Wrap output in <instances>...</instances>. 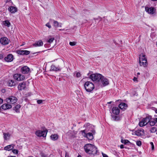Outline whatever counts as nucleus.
I'll return each instance as SVG.
<instances>
[{
    "label": "nucleus",
    "instance_id": "obj_1",
    "mask_svg": "<svg viewBox=\"0 0 157 157\" xmlns=\"http://www.w3.org/2000/svg\"><path fill=\"white\" fill-rule=\"evenodd\" d=\"M84 149L86 153L93 155L97 154L98 151L97 148L91 144H86L84 146Z\"/></svg>",
    "mask_w": 157,
    "mask_h": 157
},
{
    "label": "nucleus",
    "instance_id": "obj_2",
    "mask_svg": "<svg viewBox=\"0 0 157 157\" xmlns=\"http://www.w3.org/2000/svg\"><path fill=\"white\" fill-rule=\"evenodd\" d=\"M84 87L86 91L87 92H91L94 88V84L89 81H87L85 82L84 84Z\"/></svg>",
    "mask_w": 157,
    "mask_h": 157
},
{
    "label": "nucleus",
    "instance_id": "obj_3",
    "mask_svg": "<svg viewBox=\"0 0 157 157\" xmlns=\"http://www.w3.org/2000/svg\"><path fill=\"white\" fill-rule=\"evenodd\" d=\"M139 63L140 66H146L147 65V61L145 56L144 54H141L139 56Z\"/></svg>",
    "mask_w": 157,
    "mask_h": 157
},
{
    "label": "nucleus",
    "instance_id": "obj_4",
    "mask_svg": "<svg viewBox=\"0 0 157 157\" xmlns=\"http://www.w3.org/2000/svg\"><path fill=\"white\" fill-rule=\"evenodd\" d=\"M102 77V75L99 74L95 73L91 74L90 75V78L93 81L100 82V80Z\"/></svg>",
    "mask_w": 157,
    "mask_h": 157
},
{
    "label": "nucleus",
    "instance_id": "obj_5",
    "mask_svg": "<svg viewBox=\"0 0 157 157\" xmlns=\"http://www.w3.org/2000/svg\"><path fill=\"white\" fill-rule=\"evenodd\" d=\"M84 127L86 128V130L87 131L91 132L93 134L95 133V131L94 129V126L90 124V123H87L84 125Z\"/></svg>",
    "mask_w": 157,
    "mask_h": 157
},
{
    "label": "nucleus",
    "instance_id": "obj_6",
    "mask_svg": "<svg viewBox=\"0 0 157 157\" xmlns=\"http://www.w3.org/2000/svg\"><path fill=\"white\" fill-rule=\"evenodd\" d=\"M17 100V98L14 96H11L6 98V101L7 103L11 104L16 103Z\"/></svg>",
    "mask_w": 157,
    "mask_h": 157
},
{
    "label": "nucleus",
    "instance_id": "obj_7",
    "mask_svg": "<svg viewBox=\"0 0 157 157\" xmlns=\"http://www.w3.org/2000/svg\"><path fill=\"white\" fill-rule=\"evenodd\" d=\"M99 82L102 83L104 86L107 85L109 84V81L108 79L103 76H102V77L101 78V79L100 80V82Z\"/></svg>",
    "mask_w": 157,
    "mask_h": 157
},
{
    "label": "nucleus",
    "instance_id": "obj_8",
    "mask_svg": "<svg viewBox=\"0 0 157 157\" xmlns=\"http://www.w3.org/2000/svg\"><path fill=\"white\" fill-rule=\"evenodd\" d=\"M47 132V131H40L38 130L36 131V135L39 137L43 136L44 137H45Z\"/></svg>",
    "mask_w": 157,
    "mask_h": 157
},
{
    "label": "nucleus",
    "instance_id": "obj_9",
    "mask_svg": "<svg viewBox=\"0 0 157 157\" xmlns=\"http://www.w3.org/2000/svg\"><path fill=\"white\" fill-rule=\"evenodd\" d=\"M10 40L6 37H2L0 39V42L2 45H6L9 43Z\"/></svg>",
    "mask_w": 157,
    "mask_h": 157
},
{
    "label": "nucleus",
    "instance_id": "obj_10",
    "mask_svg": "<svg viewBox=\"0 0 157 157\" xmlns=\"http://www.w3.org/2000/svg\"><path fill=\"white\" fill-rule=\"evenodd\" d=\"M13 59V56L12 54H9L5 57L4 59L6 62H12Z\"/></svg>",
    "mask_w": 157,
    "mask_h": 157
},
{
    "label": "nucleus",
    "instance_id": "obj_11",
    "mask_svg": "<svg viewBox=\"0 0 157 157\" xmlns=\"http://www.w3.org/2000/svg\"><path fill=\"white\" fill-rule=\"evenodd\" d=\"M145 11L148 12L149 13L151 14H153L155 11V10L154 7H146L145 8Z\"/></svg>",
    "mask_w": 157,
    "mask_h": 157
},
{
    "label": "nucleus",
    "instance_id": "obj_12",
    "mask_svg": "<svg viewBox=\"0 0 157 157\" xmlns=\"http://www.w3.org/2000/svg\"><path fill=\"white\" fill-rule=\"evenodd\" d=\"M30 68L27 66H24L21 69V72L23 74H28L30 71Z\"/></svg>",
    "mask_w": 157,
    "mask_h": 157
},
{
    "label": "nucleus",
    "instance_id": "obj_13",
    "mask_svg": "<svg viewBox=\"0 0 157 157\" xmlns=\"http://www.w3.org/2000/svg\"><path fill=\"white\" fill-rule=\"evenodd\" d=\"M26 88V82H24L20 83L18 86V90H25Z\"/></svg>",
    "mask_w": 157,
    "mask_h": 157
},
{
    "label": "nucleus",
    "instance_id": "obj_14",
    "mask_svg": "<svg viewBox=\"0 0 157 157\" xmlns=\"http://www.w3.org/2000/svg\"><path fill=\"white\" fill-rule=\"evenodd\" d=\"M17 52L19 55H28L30 53V51L27 50H17Z\"/></svg>",
    "mask_w": 157,
    "mask_h": 157
},
{
    "label": "nucleus",
    "instance_id": "obj_15",
    "mask_svg": "<svg viewBox=\"0 0 157 157\" xmlns=\"http://www.w3.org/2000/svg\"><path fill=\"white\" fill-rule=\"evenodd\" d=\"M2 108L4 110L9 109L12 108V105L7 103L3 104L2 106Z\"/></svg>",
    "mask_w": 157,
    "mask_h": 157
},
{
    "label": "nucleus",
    "instance_id": "obj_16",
    "mask_svg": "<svg viewBox=\"0 0 157 157\" xmlns=\"http://www.w3.org/2000/svg\"><path fill=\"white\" fill-rule=\"evenodd\" d=\"M60 70V68L59 67H56L54 65L52 64L51 67L50 71H57Z\"/></svg>",
    "mask_w": 157,
    "mask_h": 157
},
{
    "label": "nucleus",
    "instance_id": "obj_17",
    "mask_svg": "<svg viewBox=\"0 0 157 157\" xmlns=\"http://www.w3.org/2000/svg\"><path fill=\"white\" fill-rule=\"evenodd\" d=\"M119 107L121 109L124 110L127 108L128 105L125 103H121L119 105Z\"/></svg>",
    "mask_w": 157,
    "mask_h": 157
},
{
    "label": "nucleus",
    "instance_id": "obj_18",
    "mask_svg": "<svg viewBox=\"0 0 157 157\" xmlns=\"http://www.w3.org/2000/svg\"><path fill=\"white\" fill-rule=\"evenodd\" d=\"M43 44V41L41 40H39L38 41H36L34 44H33L35 47L41 46Z\"/></svg>",
    "mask_w": 157,
    "mask_h": 157
},
{
    "label": "nucleus",
    "instance_id": "obj_19",
    "mask_svg": "<svg viewBox=\"0 0 157 157\" xmlns=\"http://www.w3.org/2000/svg\"><path fill=\"white\" fill-rule=\"evenodd\" d=\"M112 112L116 115H118L120 113V110L117 107H113L112 109Z\"/></svg>",
    "mask_w": 157,
    "mask_h": 157
},
{
    "label": "nucleus",
    "instance_id": "obj_20",
    "mask_svg": "<svg viewBox=\"0 0 157 157\" xmlns=\"http://www.w3.org/2000/svg\"><path fill=\"white\" fill-rule=\"evenodd\" d=\"M94 134L92 132H89L86 133V138L90 140H92L94 138L93 135Z\"/></svg>",
    "mask_w": 157,
    "mask_h": 157
},
{
    "label": "nucleus",
    "instance_id": "obj_21",
    "mask_svg": "<svg viewBox=\"0 0 157 157\" xmlns=\"http://www.w3.org/2000/svg\"><path fill=\"white\" fill-rule=\"evenodd\" d=\"M8 10L11 13H14L17 11V8L13 6H10L9 7Z\"/></svg>",
    "mask_w": 157,
    "mask_h": 157
},
{
    "label": "nucleus",
    "instance_id": "obj_22",
    "mask_svg": "<svg viewBox=\"0 0 157 157\" xmlns=\"http://www.w3.org/2000/svg\"><path fill=\"white\" fill-rule=\"evenodd\" d=\"M151 117L150 116H149L146 117L145 118L143 119V120L144 121V122L145 124L146 125L150 121V120H151Z\"/></svg>",
    "mask_w": 157,
    "mask_h": 157
},
{
    "label": "nucleus",
    "instance_id": "obj_23",
    "mask_svg": "<svg viewBox=\"0 0 157 157\" xmlns=\"http://www.w3.org/2000/svg\"><path fill=\"white\" fill-rule=\"evenodd\" d=\"M14 145L13 144H12L10 145H8L4 147L5 150L10 151L13 149L14 148Z\"/></svg>",
    "mask_w": 157,
    "mask_h": 157
},
{
    "label": "nucleus",
    "instance_id": "obj_24",
    "mask_svg": "<svg viewBox=\"0 0 157 157\" xmlns=\"http://www.w3.org/2000/svg\"><path fill=\"white\" fill-rule=\"evenodd\" d=\"M4 138L5 140H9L10 138V135L9 133H4Z\"/></svg>",
    "mask_w": 157,
    "mask_h": 157
},
{
    "label": "nucleus",
    "instance_id": "obj_25",
    "mask_svg": "<svg viewBox=\"0 0 157 157\" xmlns=\"http://www.w3.org/2000/svg\"><path fill=\"white\" fill-rule=\"evenodd\" d=\"M7 84L8 86H12L15 85V83L14 82L13 80H10L8 81Z\"/></svg>",
    "mask_w": 157,
    "mask_h": 157
},
{
    "label": "nucleus",
    "instance_id": "obj_26",
    "mask_svg": "<svg viewBox=\"0 0 157 157\" xmlns=\"http://www.w3.org/2000/svg\"><path fill=\"white\" fill-rule=\"evenodd\" d=\"M21 107V105H17L15 106L13 108V110H14L17 113H19L20 111L19 109Z\"/></svg>",
    "mask_w": 157,
    "mask_h": 157
},
{
    "label": "nucleus",
    "instance_id": "obj_27",
    "mask_svg": "<svg viewBox=\"0 0 157 157\" xmlns=\"http://www.w3.org/2000/svg\"><path fill=\"white\" fill-rule=\"evenodd\" d=\"M112 120L115 121H119L121 120L119 117L116 115H112Z\"/></svg>",
    "mask_w": 157,
    "mask_h": 157
},
{
    "label": "nucleus",
    "instance_id": "obj_28",
    "mask_svg": "<svg viewBox=\"0 0 157 157\" xmlns=\"http://www.w3.org/2000/svg\"><path fill=\"white\" fill-rule=\"evenodd\" d=\"M142 131L140 130H136L134 132L135 135L137 136H140L142 135Z\"/></svg>",
    "mask_w": 157,
    "mask_h": 157
},
{
    "label": "nucleus",
    "instance_id": "obj_29",
    "mask_svg": "<svg viewBox=\"0 0 157 157\" xmlns=\"http://www.w3.org/2000/svg\"><path fill=\"white\" fill-rule=\"evenodd\" d=\"M53 23L54 26L56 27H61V24H59V22L56 21H54Z\"/></svg>",
    "mask_w": 157,
    "mask_h": 157
},
{
    "label": "nucleus",
    "instance_id": "obj_30",
    "mask_svg": "<svg viewBox=\"0 0 157 157\" xmlns=\"http://www.w3.org/2000/svg\"><path fill=\"white\" fill-rule=\"evenodd\" d=\"M58 136L57 135H52L51 136V138L52 140H55L58 139Z\"/></svg>",
    "mask_w": 157,
    "mask_h": 157
},
{
    "label": "nucleus",
    "instance_id": "obj_31",
    "mask_svg": "<svg viewBox=\"0 0 157 157\" xmlns=\"http://www.w3.org/2000/svg\"><path fill=\"white\" fill-rule=\"evenodd\" d=\"M4 25H5L6 26H7L8 27H10V22L9 21H8L7 20L4 21Z\"/></svg>",
    "mask_w": 157,
    "mask_h": 157
},
{
    "label": "nucleus",
    "instance_id": "obj_32",
    "mask_svg": "<svg viewBox=\"0 0 157 157\" xmlns=\"http://www.w3.org/2000/svg\"><path fill=\"white\" fill-rule=\"evenodd\" d=\"M25 78V77L24 75L19 74V81L24 80Z\"/></svg>",
    "mask_w": 157,
    "mask_h": 157
},
{
    "label": "nucleus",
    "instance_id": "obj_33",
    "mask_svg": "<svg viewBox=\"0 0 157 157\" xmlns=\"http://www.w3.org/2000/svg\"><path fill=\"white\" fill-rule=\"evenodd\" d=\"M19 77V74H15L13 75L14 78L16 80L18 81Z\"/></svg>",
    "mask_w": 157,
    "mask_h": 157
},
{
    "label": "nucleus",
    "instance_id": "obj_34",
    "mask_svg": "<svg viewBox=\"0 0 157 157\" xmlns=\"http://www.w3.org/2000/svg\"><path fill=\"white\" fill-rule=\"evenodd\" d=\"M139 125L140 126V127H143L146 125L145 124L144 122V121L143 120L140 122L139 123Z\"/></svg>",
    "mask_w": 157,
    "mask_h": 157
},
{
    "label": "nucleus",
    "instance_id": "obj_35",
    "mask_svg": "<svg viewBox=\"0 0 157 157\" xmlns=\"http://www.w3.org/2000/svg\"><path fill=\"white\" fill-rule=\"evenodd\" d=\"M121 141L122 143L124 144H128L130 143L129 141L128 140H123L122 139H121Z\"/></svg>",
    "mask_w": 157,
    "mask_h": 157
},
{
    "label": "nucleus",
    "instance_id": "obj_36",
    "mask_svg": "<svg viewBox=\"0 0 157 157\" xmlns=\"http://www.w3.org/2000/svg\"><path fill=\"white\" fill-rule=\"evenodd\" d=\"M149 123L150 125L151 126L154 125L155 124V121H154L153 120L151 121V120H150V121Z\"/></svg>",
    "mask_w": 157,
    "mask_h": 157
},
{
    "label": "nucleus",
    "instance_id": "obj_37",
    "mask_svg": "<svg viewBox=\"0 0 157 157\" xmlns=\"http://www.w3.org/2000/svg\"><path fill=\"white\" fill-rule=\"evenodd\" d=\"M54 38H50L48 41L47 42H48V43H52L54 40Z\"/></svg>",
    "mask_w": 157,
    "mask_h": 157
},
{
    "label": "nucleus",
    "instance_id": "obj_38",
    "mask_svg": "<svg viewBox=\"0 0 157 157\" xmlns=\"http://www.w3.org/2000/svg\"><path fill=\"white\" fill-rule=\"evenodd\" d=\"M136 145L138 146H140L141 145V142L140 141H137L136 142Z\"/></svg>",
    "mask_w": 157,
    "mask_h": 157
},
{
    "label": "nucleus",
    "instance_id": "obj_39",
    "mask_svg": "<svg viewBox=\"0 0 157 157\" xmlns=\"http://www.w3.org/2000/svg\"><path fill=\"white\" fill-rule=\"evenodd\" d=\"M76 44V43L75 42H70L69 43V44L71 46H74Z\"/></svg>",
    "mask_w": 157,
    "mask_h": 157
},
{
    "label": "nucleus",
    "instance_id": "obj_40",
    "mask_svg": "<svg viewBox=\"0 0 157 157\" xmlns=\"http://www.w3.org/2000/svg\"><path fill=\"white\" fill-rule=\"evenodd\" d=\"M12 152L15 154H17L18 153V151L17 149H13L12 150Z\"/></svg>",
    "mask_w": 157,
    "mask_h": 157
},
{
    "label": "nucleus",
    "instance_id": "obj_41",
    "mask_svg": "<svg viewBox=\"0 0 157 157\" xmlns=\"http://www.w3.org/2000/svg\"><path fill=\"white\" fill-rule=\"evenodd\" d=\"M150 144L151 145L152 150H154V146L153 143L152 142H151Z\"/></svg>",
    "mask_w": 157,
    "mask_h": 157
},
{
    "label": "nucleus",
    "instance_id": "obj_42",
    "mask_svg": "<svg viewBox=\"0 0 157 157\" xmlns=\"http://www.w3.org/2000/svg\"><path fill=\"white\" fill-rule=\"evenodd\" d=\"M156 128L155 127H153L151 128V132H155L156 131Z\"/></svg>",
    "mask_w": 157,
    "mask_h": 157
},
{
    "label": "nucleus",
    "instance_id": "obj_43",
    "mask_svg": "<svg viewBox=\"0 0 157 157\" xmlns=\"http://www.w3.org/2000/svg\"><path fill=\"white\" fill-rule=\"evenodd\" d=\"M46 26L48 27L49 29L51 28V26L49 23H47L46 24Z\"/></svg>",
    "mask_w": 157,
    "mask_h": 157
},
{
    "label": "nucleus",
    "instance_id": "obj_44",
    "mask_svg": "<svg viewBox=\"0 0 157 157\" xmlns=\"http://www.w3.org/2000/svg\"><path fill=\"white\" fill-rule=\"evenodd\" d=\"M43 102L42 100H38L37 101V102L38 104H40L41 103Z\"/></svg>",
    "mask_w": 157,
    "mask_h": 157
},
{
    "label": "nucleus",
    "instance_id": "obj_45",
    "mask_svg": "<svg viewBox=\"0 0 157 157\" xmlns=\"http://www.w3.org/2000/svg\"><path fill=\"white\" fill-rule=\"evenodd\" d=\"M81 74L79 72H77L76 74V76L78 78L80 76Z\"/></svg>",
    "mask_w": 157,
    "mask_h": 157
},
{
    "label": "nucleus",
    "instance_id": "obj_46",
    "mask_svg": "<svg viewBox=\"0 0 157 157\" xmlns=\"http://www.w3.org/2000/svg\"><path fill=\"white\" fill-rule=\"evenodd\" d=\"M102 154L103 157H108L106 154L103 153V152L102 153Z\"/></svg>",
    "mask_w": 157,
    "mask_h": 157
},
{
    "label": "nucleus",
    "instance_id": "obj_47",
    "mask_svg": "<svg viewBox=\"0 0 157 157\" xmlns=\"http://www.w3.org/2000/svg\"><path fill=\"white\" fill-rule=\"evenodd\" d=\"M3 56L2 54H0V59H2L3 58Z\"/></svg>",
    "mask_w": 157,
    "mask_h": 157
},
{
    "label": "nucleus",
    "instance_id": "obj_48",
    "mask_svg": "<svg viewBox=\"0 0 157 157\" xmlns=\"http://www.w3.org/2000/svg\"><path fill=\"white\" fill-rule=\"evenodd\" d=\"M81 132H82V133H84V136H86V133L85 132V130H82V131H81Z\"/></svg>",
    "mask_w": 157,
    "mask_h": 157
},
{
    "label": "nucleus",
    "instance_id": "obj_49",
    "mask_svg": "<svg viewBox=\"0 0 157 157\" xmlns=\"http://www.w3.org/2000/svg\"><path fill=\"white\" fill-rule=\"evenodd\" d=\"M3 100L2 99L0 98V104L3 103Z\"/></svg>",
    "mask_w": 157,
    "mask_h": 157
},
{
    "label": "nucleus",
    "instance_id": "obj_50",
    "mask_svg": "<svg viewBox=\"0 0 157 157\" xmlns=\"http://www.w3.org/2000/svg\"><path fill=\"white\" fill-rule=\"evenodd\" d=\"M153 120L154 121H155V122L156 123V122H157V118H154Z\"/></svg>",
    "mask_w": 157,
    "mask_h": 157
},
{
    "label": "nucleus",
    "instance_id": "obj_51",
    "mask_svg": "<svg viewBox=\"0 0 157 157\" xmlns=\"http://www.w3.org/2000/svg\"><path fill=\"white\" fill-rule=\"evenodd\" d=\"M133 80L134 81H137V78H136V77H134L133 79Z\"/></svg>",
    "mask_w": 157,
    "mask_h": 157
},
{
    "label": "nucleus",
    "instance_id": "obj_52",
    "mask_svg": "<svg viewBox=\"0 0 157 157\" xmlns=\"http://www.w3.org/2000/svg\"><path fill=\"white\" fill-rule=\"evenodd\" d=\"M120 148H121V149H122V148H124V145H123V144H121L120 145Z\"/></svg>",
    "mask_w": 157,
    "mask_h": 157
},
{
    "label": "nucleus",
    "instance_id": "obj_53",
    "mask_svg": "<svg viewBox=\"0 0 157 157\" xmlns=\"http://www.w3.org/2000/svg\"><path fill=\"white\" fill-rule=\"evenodd\" d=\"M111 102H111V101H110V102H108L107 103H108V104H111Z\"/></svg>",
    "mask_w": 157,
    "mask_h": 157
},
{
    "label": "nucleus",
    "instance_id": "obj_54",
    "mask_svg": "<svg viewBox=\"0 0 157 157\" xmlns=\"http://www.w3.org/2000/svg\"><path fill=\"white\" fill-rule=\"evenodd\" d=\"M140 75V73L139 72H138L137 73V75Z\"/></svg>",
    "mask_w": 157,
    "mask_h": 157
},
{
    "label": "nucleus",
    "instance_id": "obj_55",
    "mask_svg": "<svg viewBox=\"0 0 157 157\" xmlns=\"http://www.w3.org/2000/svg\"><path fill=\"white\" fill-rule=\"evenodd\" d=\"M152 1H157V0H151Z\"/></svg>",
    "mask_w": 157,
    "mask_h": 157
},
{
    "label": "nucleus",
    "instance_id": "obj_56",
    "mask_svg": "<svg viewBox=\"0 0 157 157\" xmlns=\"http://www.w3.org/2000/svg\"><path fill=\"white\" fill-rule=\"evenodd\" d=\"M155 113H157V110H156L155 111Z\"/></svg>",
    "mask_w": 157,
    "mask_h": 157
},
{
    "label": "nucleus",
    "instance_id": "obj_57",
    "mask_svg": "<svg viewBox=\"0 0 157 157\" xmlns=\"http://www.w3.org/2000/svg\"><path fill=\"white\" fill-rule=\"evenodd\" d=\"M78 157H81V156H78Z\"/></svg>",
    "mask_w": 157,
    "mask_h": 157
}]
</instances>
